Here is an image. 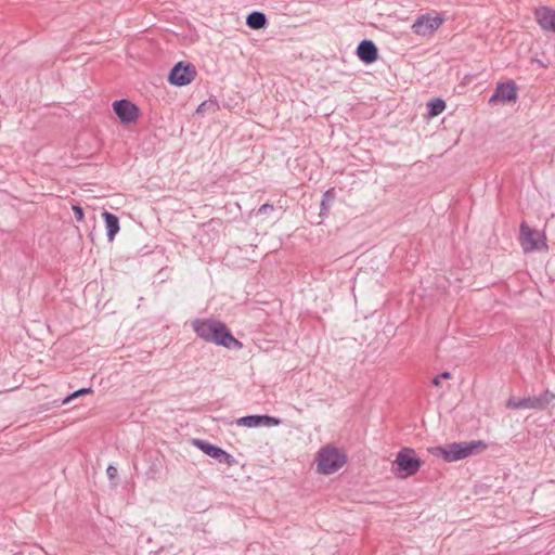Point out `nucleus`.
<instances>
[{
  "label": "nucleus",
  "instance_id": "obj_1",
  "mask_svg": "<svg viewBox=\"0 0 555 555\" xmlns=\"http://www.w3.org/2000/svg\"><path fill=\"white\" fill-rule=\"evenodd\" d=\"M193 330L205 341L225 348H242V343L234 338L221 321L215 319H197L192 323Z\"/></svg>",
  "mask_w": 555,
  "mask_h": 555
},
{
  "label": "nucleus",
  "instance_id": "obj_2",
  "mask_svg": "<svg viewBox=\"0 0 555 555\" xmlns=\"http://www.w3.org/2000/svg\"><path fill=\"white\" fill-rule=\"evenodd\" d=\"M487 444L481 440L469 442H452L438 448L439 455L447 462H456L466 459L479 451H483Z\"/></svg>",
  "mask_w": 555,
  "mask_h": 555
},
{
  "label": "nucleus",
  "instance_id": "obj_3",
  "mask_svg": "<svg viewBox=\"0 0 555 555\" xmlns=\"http://www.w3.org/2000/svg\"><path fill=\"white\" fill-rule=\"evenodd\" d=\"M422 466V461L411 448L401 449L391 464V472L401 479L415 475Z\"/></svg>",
  "mask_w": 555,
  "mask_h": 555
},
{
  "label": "nucleus",
  "instance_id": "obj_4",
  "mask_svg": "<svg viewBox=\"0 0 555 555\" xmlns=\"http://www.w3.org/2000/svg\"><path fill=\"white\" fill-rule=\"evenodd\" d=\"M317 463L318 472L330 475L344 466L346 456L337 448L326 446L318 452Z\"/></svg>",
  "mask_w": 555,
  "mask_h": 555
},
{
  "label": "nucleus",
  "instance_id": "obj_5",
  "mask_svg": "<svg viewBox=\"0 0 555 555\" xmlns=\"http://www.w3.org/2000/svg\"><path fill=\"white\" fill-rule=\"evenodd\" d=\"M555 399V395L545 390L540 396L515 398L511 397L506 401V408L513 410H544Z\"/></svg>",
  "mask_w": 555,
  "mask_h": 555
},
{
  "label": "nucleus",
  "instance_id": "obj_6",
  "mask_svg": "<svg viewBox=\"0 0 555 555\" xmlns=\"http://www.w3.org/2000/svg\"><path fill=\"white\" fill-rule=\"evenodd\" d=\"M520 245L525 253L546 250V237L543 232L533 230L526 223L520 225Z\"/></svg>",
  "mask_w": 555,
  "mask_h": 555
},
{
  "label": "nucleus",
  "instance_id": "obj_7",
  "mask_svg": "<svg viewBox=\"0 0 555 555\" xmlns=\"http://www.w3.org/2000/svg\"><path fill=\"white\" fill-rule=\"evenodd\" d=\"M195 77L196 69L194 65L179 62L170 70L168 80L173 86L182 87L191 83Z\"/></svg>",
  "mask_w": 555,
  "mask_h": 555
},
{
  "label": "nucleus",
  "instance_id": "obj_8",
  "mask_svg": "<svg viewBox=\"0 0 555 555\" xmlns=\"http://www.w3.org/2000/svg\"><path fill=\"white\" fill-rule=\"evenodd\" d=\"M443 23V18L440 15L431 16L430 14H422L412 24L411 28L414 34L428 37L433 35Z\"/></svg>",
  "mask_w": 555,
  "mask_h": 555
},
{
  "label": "nucleus",
  "instance_id": "obj_9",
  "mask_svg": "<svg viewBox=\"0 0 555 555\" xmlns=\"http://www.w3.org/2000/svg\"><path fill=\"white\" fill-rule=\"evenodd\" d=\"M113 109L124 125L135 124L140 115L138 106L126 99L115 101Z\"/></svg>",
  "mask_w": 555,
  "mask_h": 555
},
{
  "label": "nucleus",
  "instance_id": "obj_10",
  "mask_svg": "<svg viewBox=\"0 0 555 555\" xmlns=\"http://www.w3.org/2000/svg\"><path fill=\"white\" fill-rule=\"evenodd\" d=\"M517 98L516 85L513 81L509 82H499L494 93L489 99L490 104H495L498 102H512Z\"/></svg>",
  "mask_w": 555,
  "mask_h": 555
},
{
  "label": "nucleus",
  "instance_id": "obj_11",
  "mask_svg": "<svg viewBox=\"0 0 555 555\" xmlns=\"http://www.w3.org/2000/svg\"><path fill=\"white\" fill-rule=\"evenodd\" d=\"M194 444L198 449H201L205 454L209 455L210 457L217 460L220 463L231 464L233 461L231 454L227 453L221 448L214 446L207 441L196 439L194 440Z\"/></svg>",
  "mask_w": 555,
  "mask_h": 555
},
{
  "label": "nucleus",
  "instance_id": "obj_12",
  "mask_svg": "<svg viewBox=\"0 0 555 555\" xmlns=\"http://www.w3.org/2000/svg\"><path fill=\"white\" fill-rule=\"evenodd\" d=\"M281 423V421L276 417L269 416V415H247L240 417L236 421V424L238 426H245V427H260V426H276Z\"/></svg>",
  "mask_w": 555,
  "mask_h": 555
},
{
  "label": "nucleus",
  "instance_id": "obj_13",
  "mask_svg": "<svg viewBox=\"0 0 555 555\" xmlns=\"http://www.w3.org/2000/svg\"><path fill=\"white\" fill-rule=\"evenodd\" d=\"M535 20L542 29L555 33V10L539 8L535 10Z\"/></svg>",
  "mask_w": 555,
  "mask_h": 555
},
{
  "label": "nucleus",
  "instance_id": "obj_14",
  "mask_svg": "<svg viewBox=\"0 0 555 555\" xmlns=\"http://www.w3.org/2000/svg\"><path fill=\"white\" fill-rule=\"evenodd\" d=\"M357 54L361 61L366 64L373 63L377 60L378 51L376 46L370 40H363L357 48Z\"/></svg>",
  "mask_w": 555,
  "mask_h": 555
},
{
  "label": "nucleus",
  "instance_id": "obj_15",
  "mask_svg": "<svg viewBox=\"0 0 555 555\" xmlns=\"http://www.w3.org/2000/svg\"><path fill=\"white\" fill-rule=\"evenodd\" d=\"M103 218H104V221H105V228H106V235H107V240L109 242H113L116 234L119 232V220L118 218L108 212V211H105L102 214Z\"/></svg>",
  "mask_w": 555,
  "mask_h": 555
},
{
  "label": "nucleus",
  "instance_id": "obj_16",
  "mask_svg": "<svg viewBox=\"0 0 555 555\" xmlns=\"http://www.w3.org/2000/svg\"><path fill=\"white\" fill-rule=\"evenodd\" d=\"M267 16L259 11H254L248 14L246 18V24L251 29H261L267 25Z\"/></svg>",
  "mask_w": 555,
  "mask_h": 555
},
{
  "label": "nucleus",
  "instance_id": "obj_17",
  "mask_svg": "<svg viewBox=\"0 0 555 555\" xmlns=\"http://www.w3.org/2000/svg\"><path fill=\"white\" fill-rule=\"evenodd\" d=\"M427 106H428V115L431 117H435V116L440 115L444 111L446 103L441 99H434L428 102Z\"/></svg>",
  "mask_w": 555,
  "mask_h": 555
},
{
  "label": "nucleus",
  "instance_id": "obj_18",
  "mask_svg": "<svg viewBox=\"0 0 555 555\" xmlns=\"http://www.w3.org/2000/svg\"><path fill=\"white\" fill-rule=\"evenodd\" d=\"M333 199H334V190L330 189L323 194V198L321 202V214H323V211L328 210L330 204Z\"/></svg>",
  "mask_w": 555,
  "mask_h": 555
},
{
  "label": "nucleus",
  "instance_id": "obj_19",
  "mask_svg": "<svg viewBox=\"0 0 555 555\" xmlns=\"http://www.w3.org/2000/svg\"><path fill=\"white\" fill-rule=\"evenodd\" d=\"M216 103L215 102H203L202 104L198 105L197 109H196V113L197 114H204V112L207 109V108H215L216 107Z\"/></svg>",
  "mask_w": 555,
  "mask_h": 555
},
{
  "label": "nucleus",
  "instance_id": "obj_20",
  "mask_svg": "<svg viewBox=\"0 0 555 555\" xmlns=\"http://www.w3.org/2000/svg\"><path fill=\"white\" fill-rule=\"evenodd\" d=\"M90 391H91V389H90V388H81V389H79V390H77V391L73 392V393H72V395H69L68 397H66V398L64 399V403H67V402H68V401H70L73 398H76V397H78V396H79V395H81V393H87V392H90Z\"/></svg>",
  "mask_w": 555,
  "mask_h": 555
},
{
  "label": "nucleus",
  "instance_id": "obj_21",
  "mask_svg": "<svg viewBox=\"0 0 555 555\" xmlns=\"http://www.w3.org/2000/svg\"><path fill=\"white\" fill-rule=\"evenodd\" d=\"M273 210V206L271 204H263L259 207V209L257 210V215L260 216V215H267L269 214L270 211Z\"/></svg>",
  "mask_w": 555,
  "mask_h": 555
},
{
  "label": "nucleus",
  "instance_id": "obj_22",
  "mask_svg": "<svg viewBox=\"0 0 555 555\" xmlns=\"http://www.w3.org/2000/svg\"><path fill=\"white\" fill-rule=\"evenodd\" d=\"M73 211L75 214V218L77 221H82L83 220V210L80 206H77V205H74L73 206Z\"/></svg>",
  "mask_w": 555,
  "mask_h": 555
},
{
  "label": "nucleus",
  "instance_id": "obj_23",
  "mask_svg": "<svg viewBox=\"0 0 555 555\" xmlns=\"http://www.w3.org/2000/svg\"><path fill=\"white\" fill-rule=\"evenodd\" d=\"M106 474L108 476L109 479H114L117 477V468L113 465H109L107 468H106Z\"/></svg>",
  "mask_w": 555,
  "mask_h": 555
},
{
  "label": "nucleus",
  "instance_id": "obj_24",
  "mask_svg": "<svg viewBox=\"0 0 555 555\" xmlns=\"http://www.w3.org/2000/svg\"><path fill=\"white\" fill-rule=\"evenodd\" d=\"M431 383L433 385L439 387L441 385V376H436L435 378H433Z\"/></svg>",
  "mask_w": 555,
  "mask_h": 555
},
{
  "label": "nucleus",
  "instance_id": "obj_25",
  "mask_svg": "<svg viewBox=\"0 0 555 555\" xmlns=\"http://www.w3.org/2000/svg\"><path fill=\"white\" fill-rule=\"evenodd\" d=\"M439 376H441V379H443V378H450L451 374H450L449 372H447V371H446V372L441 373Z\"/></svg>",
  "mask_w": 555,
  "mask_h": 555
}]
</instances>
